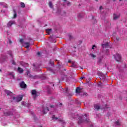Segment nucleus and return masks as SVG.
Here are the masks:
<instances>
[{"label": "nucleus", "instance_id": "17", "mask_svg": "<svg viewBox=\"0 0 127 127\" xmlns=\"http://www.w3.org/2000/svg\"><path fill=\"white\" fill-rule=\"evenodd\" d=\"M65 93H66V96H72V94L68 93H69V89L68 88H65Z\"/></svg>", "mask_w": 127, "mask_h": 127}, {"label": "nucleus", "instance_id": "2", "mask_svg": "<svg viewBox=\"0 0 127 127\" xmlns=\"http://www.w3.org/2000/svg\"><path fill=\"white\" fill-rule=\"evenodd\" d=\"M115 59L117 62H120L122 60V57L121 56V55L117 54L115 56Z\"/></svg>", "mask_w": 127, "mask_h": 127}, {"label": "nucleus", "instance_id": "34", "mask_svg": "<svg viewBox=\"0 0 127 127\" xmlns=\"http://www.w3.org/2000/svg\"><path fill=\"white\" fill-rule=\"evenodd\" d=\"M11 63L13 65H15V62H14V61H12Z\"/></svg>", "mask_w": 127, "mask_h": 127}, {"label": "nucleus", "instance_id": "19", "mask_svg": "<svg viewBox=\"0 0 127 127\" xmlns=\"http://www.w3.org/2000/svg\"><path fill=\"white\" fill-rule=\"evenodd\" d=\"M9 75L11 76V77H12V78H13V79L14 78V73H13V72H10L9 73Z\"/></svg>", "mask_w": 127, "mask_h": 127}, {"label": "nucleus", "instance_id": "50", "mask_svg": "<svg viewBox=\"0 0 127 127\" xmlns=\"http://www.w3.org/2000/svg\"><path fill=\"white\" fill-rule=\"evenodd\" d=\"M116 0H113V1H116Z\"/></svg>", "mask_w": 127, "mask_h": 127}, {"label": "nucleus", "instance_id": "35", "mask_svg": "<svg viewBox=\"0 0 127 127\" xmlns=\"http://www.w3.org/2000/svg\"><path fill=\"white\" fill-rule=\"evenodd\" d=\"M8 54H9V55H10V56H12V55L11 54V51H9Z\"/></svg>", "mask_w": 127, "mask_h": 127}, {"label": "nucleus", "instance_id": "33", "mask_svg": "<svg viewBox=\"0 0 127 127\" xmlns=\"http://www.w3.org/2000/svg\"><path fill=\"white\" fill-rule=\"evenodd\" d=\"M83 96H88V93H86V92H84L83 93Z\"/></svg>", "mask_w": 127, "mask_h": 127}, {"label": "nucleus", "instance_id": "30", "mask_svg": "<svg viewBox=\"0 0 127 127\" xmlns=\"http://www.w3.org/2000/svg\"><path fill=\"white\" fill-rule=\"evenodd\" d=\"M78 17H83V15L81 13L78 14Z\"/></svg>", "mask_w": 127, "mask_h": 127}, {"label": "nucleus", "instance_id": "55", "mask_svg": "<svg viewBox=\"0 0 127 127\" xmlns=\"http://www.w3.org/2000/svg\"><path fill=\"white\" fill-rule=\"evenodd\" d=\"M51 108H52V106H51Z\"/></svg>", "mask_w": 127, "mask_h": 127}, {"label": "nucleus", "instance_id": "25", "mask_svg": "<svg viewBox=\"0 0 127 127\" xmlns=\"http://www.w3.org/2000/svg\"><path fill=\"white\" fill-rule=\"evenodd\" d=\"M90 56H91V57H92V58H93V59H95V58H96V55H95L93 54H91Z\"/></svg>", "mask_w": 127, "mask_h": 127}, {"label": "nucleus", "instance_id": "42", "mask_svg": "<svg viewBox=\"0 0 127 127\" xmlns=\"http://www.w3.org/2000/svg\"><path fill=\"white\" fill-rule=\"evenodd\" d=\"M102 86V84L101 83L98 84V87H101Z\"/></svg>", "mask_w": 127, "mask_h": 127}, {"label": "nucleus", "instance_id": "5", "mask_svg": "<svg viewBox=\"0 0 127 127\" xmlns=\"http://www.w3.org/2000/svg\"><path fill=\"white\" fill-rule=\"evenodd\" d=\"M119 18H120V14H114L113 15V19L114 20H117V19H119Z\"/></svg>", "mask_w": 127, "mask_h": 127}, {"label": "nucleus", "instance_id": "32", "mask_svg": "<svg viewBox=\"0 0 127 127\" xmlns=\"http://www.w3.org/2000/svg\"><path fill=\"white\" fill-rule=\"evenodd\" d=\"M105 76L104 75H103V76H101L100 77V79H101V80H103V79H105Z\"/></svg>", "mask_w": 127, "mask_h": 127}, {"label": "nucleus", "instance_id": "14", "mask_svg": "<svg viewBox=\"0 0 127 127\" xmlns=\"http://www.w3.org/2000/svg\"><path fill=\"white\" fill-rule=\"evenodd\" d=\"M25 75H26L27 77H29V78H31V77H32V75H31L30 74V72L28 70L26 71V72L25 73Z\"/></svg>", "mask_w": 127, "mask_h": 127}, {"label": "nucleus", "instance_id": "49", "mask_svg": "<svg viewBox=\"0 0 127 127\" xmlns=\"http://www.w3.org/2000/svg\"><path fill=\"white\" fill-rule=\"evenodd\" d=\"M50 39H52V37H50Z\"/></svg>", "mask_w": 127, "mask_h": 127}, {"label": "nucleus", "instance_id": "1", "mask_svg": "<svg viewBox=\"0 0 127 127\" xmlns=\"http://www.w3.org/2000/svg\"><path fill=\"white\" fill-rule=\"evenodd\" d=\"M73 117L75 119L77 118L78 120V124H82L83 122H87V123H89V120L87 118V115H85V116H78V115H74L73 114L72 115Z\"/></svg>", "mask_w": 127, "mask_h": 127}, {"label": "nucleus", "instance_id": "39", "mask_svg": "<svg viewBox=\"0 0 127 127\" xmlns=\"http://www.w3.org/2000/svg\"><path fill=\"white\" fill-rule=\"evenodd\" d=\"M22 105L23 106H25V102H22Z\"/></svg>", "mask_w": 127, "mask_h": 127}, {"label": "nucleus", "instance_id": "27", "mask_svg": "<svg viewBox=\"0 0 127 127\" xmlns=\"http://www.w3.org/2000/svg\"><path fill=\"white\" fill-rule=\"evenodd\" d=\"M67 79V75H63L62 80H66Z\"/></svg>", "mask_w": 127, "mask_h": 127}, {"label": "nucleus", "instance_id": "15", "mask_svg": "<svg viewBox=\"0 0 127 127\" xmlns=\"http://www.w3.org/2000/svg\"><path fill=\"white\" fill-rule=\"evenodd\" d=\"M5 92L6 93V94H7V96H12V93L10 91L6 90H5Z\"/></svg>", "mask_w": 127, "mask_h": 127}, {"label": "nucleus", "instance_id": "6", "mask_svg": "<svg viewBox=\"0 0 127 127\" xmlns=\"http://www.w3.org/2000/svg\"><path fill=\"white\" fill-rule=\"evenodd\" d=\"M20 86L21 88H26V84L24 83V81H22L21 83H20Z\"/></svg>", "mask_w": 127, "mask_h": 127}, {"label": "nucleus", "instance_id": "12", "mask_svg": "<svg viewBox=\"0 0 127 127\" xmlns=\"http://www.w3.org/2000/svg\"><path fill=\"white\" fill-rule=\"evenodd\" d=\"M47 112H49V109L48 108L46 107V108H43V114H46Z\"/></svg>", "mask_w": 127, "mask_h": 127}, {"label": "nucleus", "instance_id": "24", "mask_svg": "<svg viewBox=\"0 0 127 127\" xmlns=\"http://www.w3.org/2000/svg\"><path fill=\"white\" fill-rule=\"evenodd\" d=\"M52 119L54 121H57V120H58V118L55 117V115L53 116Z\"/></svg>", "mask_w": 127, "mask_h": 127}, {"label": "nucleus", "instance_id": "54", "mask_svg": "<svg viewBox=\"0 0 127 127\" xmlns=\"http://www.w3.org/2000/svg\"><path fill=\"white\" fill-rule=\"evenodd\" d=\"M64 13L65 14L66 13L65 12H64Z\"/></svg>", "mask_w": 127, "mask_h": 127}, {"label": "nucleus", "instance_id": "3", "mask_svg": "<svg viewBox=\"0 0 127 127\" xmlns=\"http://www.w3.org/2000/svg\"><path fill=\"white\" fill-rule=\"evenodd\" d=\"M22 45L24 47H25V48L28 49V48H29V46H30V44L28 42H24L23 43Z\"/></svg>", "mask_w": 127, "mask_h": 127}, {"label": "nucleus", "instance_id": "11", "mask_svg": "<svg viewBox=\"0 0 127 127\" xmlns=\"http://www.w3.org/2000/svg\"><path fill=\"white\" fill-rule=\"evenodd\" d=\"M76 93H77V94H80V93H82V90L80 87H77L76 89Z\"/></svg>", "mask_w": 127, "mask_h": 127}, {"label": "nucleus", "instance_id": "51", "mask_svg": "<svg viewBox=\"0 0 127 127\" xmlns=\"http://www.w3.org/2000/svg\"><path fill=\"white\" fill-rule=\"evenodd\" d=\"M54 42H55H55H56V41H54Z\"/></svg>", "mask_w": 127, "mask_h": 127}, {"label": "nucleus", "instance_id": "28", "mask_svg": "<svg viewBox=\"0 0 127 127\" xmlns=\"http://www.w3.org/2000/svg\"><path fill=\"white\" fill-rule=\"evenodd\" d=\"M97 20L96 19H93L92 20V23L93 24H96V23H97Z\"/></svg>", "mask_w": 127, "mask_h": 127}, {"label": "nucleus", "instance_id": "41", "mask_svg": "<svg viewBox=\"0 0 127 127\" xmlns=\"http://www.w3.org/2000/svg\"><path fill=\"white\" fill-rule=\"evenodd\" d=\"M67 5H70L71 4V3L69 2H67Z\"/></svg>", "mask_w": 127, "mask_h": 127}, {"label": "nucleus", "instance_id": "21", "mask_svg": "<svg viewBox=\"0 0 127 127\" xmlns=\"http://www.w3.org/2000/svg\"><path fill=\"white\" fill-rule=\"evenodd\" d=\"M52 90H53V89L49 87L48 88V94H51V91H52Z\"/></svg>", "mask_w": 127, "mask_h": 127}, {"label": "nucleus", "instance_id": "46", "mask_svg": "<svg viewBox=\"0 0 127 127\" xmlns=\"http://www.w3.org/2000/svg\"><path fill=\"white\" fill-rule=\"evenodd\" d=\"M68 63H71V61L69 60L68 61Z\"/></svg>", "mask_w": 127, "mask_h": 127}, {"label": "nucleus", "instance_id": "53", "mask_svg": "<svg viewBox=\"0 0 127 127\" xmlns=\"http://www.w3.org/2000/svg\"><path fill=\"white\" fill-rule=\"evenodd\" d=\"M120 1H122V0H120Z\"/></svg>", "mask_w": 127, "mask_h": 127}, {"label": "nucleus", "instance_id": "13", "mask_svg": "<svg viewBox=\"0 0 127 127\" xmlns=\"http://www.w3.org/2000/svg\"><path fill=\"white\" fill-rule=\"evenodd\" d=\"M46 32L48 34H51V33H52V29H46Z\"/></svg>", "mask_w": 127, "mask_h": 127}, {"label": "nucleus", "instance_id": "18", "mask_svg": "<svg viewBox=\"0 0 127 127\" xmlns=\"http://www.w3.org/2000/svg\"><path fill=\"white\" fill-rule=\"evenodd\" d=\"M94 108L95 109V110H97V111H99V110H100V106L97 105H94Z\"/></svg>", "mask_w": 127, "mask_h": 127}, {"label": "nucleus", "instance_id": "29", "mask_svg": "<svg viewBox=\"0 0 127 127\" xmlns=\"http://www.w3.org/2000/svg\"><path fill=\"white\" fill-rule=\"evenodd\" d=\"M20 43L22 44V45H23V43H24V42H23V39H20L19 40Z\"/></svg>", "mask_w": 127, "mask_h": 127}, {"label": "nucleus", "instance_id": "20", "mask_svg": "<svg viewBox=\"0 0 127 127\" xmlns=\"http://www.w3.org/2000/svg\"><path fill=\"white\" fill-rule=\"evenodd\" d=\"M115 125L116 126H121V122H120V121L118 120L115 122Z\"/></svg>", "mask_w": 127, "mask_h": 127}, {"label": "nucleus", "instance_id": "4", "mask_svg": "<svg viewBox=\"0 0 127 127\" xmlns=\"http://www.w3.org/2000/svg\"><path fill=\"white\" fill-rule=\"evenodd\" d=\"M31 93H32V95L33 96V97L34 98V99H35V98H36V96H37L36 90H32Z\"/></svg>", "mask_w": 127, "mask_h": 127}, {"label": "nucleus", "instance_id": "45", "mask_svg": "<svg viewBox=\"0 0 127 127\" xmlns=\"http://www.w3.org/2000/svg\"><path fill=\"white\" fill-rule=\"evenodd\" d=\"M84 78V77H81V79L82 80H83V79Z\"/></svg>", "mask_w": 127, "mask_h": 127}, {"label": "nucleus", "instance_id": "9", "mask_svg": "<svg viewBox=\"0 0 127 127\" xmlns=\"http://www.w3.org/2000/svg\"><path fill=\"white\" fill-rule=\"evenodd\" d=\"M22 98H23V96L22 95H20L16 97V101L17 102H20L21 100H22Z\"/></svg>", "mask_w": 127, "mask_h": 127}, {"label": "nucleus", "instance_id": "43", "mask_svg": "<svg viewBox=\"0 0 127 127\" xmlns=\"http://www.w3.org/2000/svg\"><path fill=\"white\" fill-rule=\"evenodd\" d=\"M67 1V0H64V2H66Z\"/></svg>", "mask_w": 127, "mask_h": 127}, {"label": "nucleus", "instance_id": "31", "mask_svg": "<svg viewBox=\"0 0 127 127\" xmlns=\"http://www.w3.org/2000/svg\"><path fill=\"white\" fill-rule=\"evenodd\" d=\"M17 16V14L15 12V11H14V16L13 17V18H15Z\"/></svg>", "mask_w": 127, "mask_h": 127}, {"label": "nucleus", "instance_id": "56", "mask_svg": "<svg viewBox=\"0 0 127 127\" xmlns=\"http://www.w3.org/2000/svg\"><path fill=\"white\" fill-rule=\"evenodd\" d=\"M40 127H42V126H41Z\"/></svg>", "mask_w": 127, "mask_h": 127}, {"label": "nucleus", "instance_id": "22", "mask_svg": "<svg viewBox=\"0 0 127 127\" xmlns=\"http://www.w3.org/2000/svg\"><path fill=\"white\" fill-rule=\"evenodd\" d=\"M59 122L61 123V124H63L64 125V124H65V122L64 121V120H62V119H59Z\"/></svg>", "mask_w": 127, "mask_h": 127}, {"label": "nucleus", "instance_id": "26", "mask_svg": "<svg viewBox=\"0 0 127 127\" xmlns=\"http://www.w3.org/2000/svg\"><path fill=\"white\" fill-rule=\"evenodd\" d=\"M21 7H25V4L23 2L20 3Z\"/></svg>", "mask_w": 127, "mask_h": 127}, {"label": "nucleus", "instance_id": "40", "mask_svg": "<svg viewBox=\"0 0 127 127\" xmlns=\"http://www.w3.org/2000/svg\"><path fill=\"white\" fill-rule=\"evenodd\" d=\"M37 55H38V56H39V55H40V52H38L37 53Z\"/></svg>", "mask_w": 127, "mask_h": 127}, {"label": "nucleus", "instance_id": "38", "mask_svg": "<svg viewBox=\"0 0 127 127\" xmlns=\"http://www.w3.org/2000/svg\"><path fill=\"white\" fill-rule=\"evenodd\" d=\"M99 9H103V6H100Z\"/></svg>", "mask_w": 127, "mask_h": 127}, {"label": "nucleus", "instance_id": "47", "mask_svg": "<svg viewBox=\"0 0 127 127\" xmlns=\"http://www.w3.org/2000/svg\"><path fill=\"white\" fill-rule=\"evenodd\" d=\"M13 100H15V97H13Z\"/></svg>", "mask_w": 127, "mask_h": 127}, {"label": "nucleus", "instance_id": "37", "mask_svg": "<svg viewBox=\"0 0 127 127\" xmlns=\"http://www.w3.org/2000/svg\"><path fill=\"white\" fill-rule=\"evenodd\" d=\"M95 47H96V45H93V46H92V49L93 50L95 49Z\"/></svg>", "mask_w": 127, "mask_h": 127}, {"label": "nucleus", "instance_id": "7", "mask_svg": "<svg viewBox=\"0 0 127 127\" xmlns=\"http://www.w3.org/2000/svg\"><path fill=\"white\" fill-rule=\"evenodd\" d=\"M102 46L103 48H109L110 45H109V43H106L104 44H102Z\"/></svg>", "mask_w": 127, "mask_h": 127}, {"label": "nucleus", "instance_id": "8", "mask_svg": "<svg viewBox=\"0 0 127 127\" xmlns=\"http://www.w3.org/2000/svg\"><path fill=\"white\" fill-rule=\"evenodd\" d=\"M17 71L18 72L20 73V74H22V73H23V71H24L23 70V68L20 67H18V69H17Z\"/></svg>", "mask_w": 127, "mask_h": 127}, {"label": "nucleus", "instance_id": "36", "mask_svg": "<svg viewBox=\"0 0 127 127\" xmlns=\"http://www.w3.org/2000/svg\"><path fill=\"white\" fill-rule=\"evenodd\" d=\"M71 67H76V65L74 64V63H72V65H71Z\"/></svg>", "mask_w": 127, "mask_h": 127}, {"label": "nucleus", "instance_id": "48", "mask_svg": "<svg viewBox=\"0 0 127 127\" xmlns=\"http://www.w3.org/2000/svg\"><path fill=\"white\" fill-rule=\"evenodd\" d=\"M69 38H72V36H69Z\"/></svg>", "mask_w": 127, "mask_h": 127}, {"label": "nucleus", "instance_id": "16", "mask_svg": "<svg viewBox=\"0 0 127 127\" xmlns=\"http://www.w3.org/2000/svg\"><path fill=\"white\" fill-rule=\"evenodd\" d=\"M4 116H10L11 115V113L10 112L6 111L4 112Z\"/></svg>", "mask_w": 127, "mask_h": 127}, {"label": "nucleus", "instance_id": "23", "mask_svg": "<svg viewBox=\"0 0 127 127\" xmlns=\"http://www.w3.org/2000/svg\"><path fill=\"white\" fill-rule=\"evenodd\" d=\"M49 5L51 8H53V5L52 4V2H49Z\"/></svg>", "mask_w": 127, "mask_h": 127}, {"label": "nucleus", "instance_id": "52", "mask_svg": "<svg viewBox=\"0 0 127 127\" xmlns=\"http://www.w3.org/2000/svg\"><path fill=\"white\" fill-rule=\"evenodd\" d=\"M0 72H1V69H0Z\"/></svg>", "mask_w": 127, "mask_h": 127}, {"label": "nucleus", "instance_id": "10", "mask_svg": "<svg viewBox=\"0 0 127 127\" xmlns=\"http://www.w3.org/2000/svg\"><path fill=\"white\" fill-rule=\"evenodd\" d=\"M12 24H14V21H10L7 23V27H10L11 26Z\"/></svg>", "mask_w": 127, "mask_h": 127}, {"label": "nucleus", "instance_id": "44", "mask_svg": "<svg viewBox=\"0 0 127 127\" xmlns=\"http://www.w3.org/2000/svg\"><path fill=\"white\" fill-rule=\"evenodd\" d=\"M9 43H12V42H11V41H10V40L9 41Z\"/></svg>", "mask_w": 127, "mask_h": 127}]
</instances>
